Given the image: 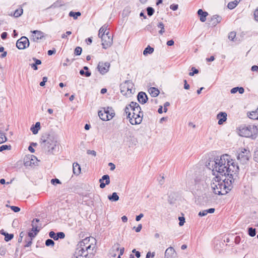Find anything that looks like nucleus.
<instances>
[{
    "label": "nucleus",
    "mask_w": 258,
    "mask_h": 258,
    "mask_svg": "<svg viewBox=\"0 0 258 258\" xmlns=\"http://www.w3.org/2000/svg\"><path fill=\"white\" fill-rule=\"evenodd\" d=\"M206 167L213 172V175H222L228 177L231 183L234 177H237L239 166L236 164L228 154H223L220 157L209 158L206 164Z\"/></svg>",
    "instance_id": "1"
},
{
    "label": "nucleus",
    "mask_w": 258,
    "mask_h": 258,
    "mask_svg": "<svg viewBox=\"0 0 258 258\" xmlns=\"http://www.w3.org/2000/svg\"><path fill=\"white\" fill-rule=\"evenodd\" d=\"M41 146L48 154H54L58 146L54 137L47 133L43 134L40 138Z\"/></svg>",
    "instance_id": "2"
},
{
    "label": "nucleus",
    "mask_w": 258,
    "mask_h": 258,
    "mask_svg": "<svg viewBox=\"0 0 258 258\" xmlns=\"http://www.w3.org/2000/svg\"><path fill=\"white\" fill-rule=\"evenodd\" d=\"M226 178L222 179V181H218L217 184L213 183L212 187L213 192L218 195H224L231 190V186L227 185L225 182Z\"/></svg>",
    "instance_id": "3"
},
{
    "label": "nucleus",
    "mask_w": 258,
    "mask_h": 258,
    "mask_svg": "<svg viewBox=\"0 0 258 258\" xmlns=\"http://www.w3.org/2000/svg\"><path fill=\"white\" fill-rule=\"evenodd\" d=\"M258 133V128L256 126L248 125L240 130V135L241 136L255 139Z\"/></svg>",
    "instance_id": "4"
},
{
    "label": "nucleus",
    "mask_w": 258,
    "mask_h": 258,
    "mask_svg": "<svg viewBox=\"0 0 258 258\" xmlns=\"http://www.w3.org/2000/svg\"><path fill=\"white\" fill-rule=\"evenodd\" d=\"M133 114L129 119L130 123L133 125L140 124L143 120V112L141 108H137L135 110H132Z\"/></svg>",
    "instance_id": "5"
},
{
    "label": "nucleus",
    "mask_w": 258,
    "mask_h": 258,
    "mask_svg": "<svg viewBox=\"0 0 258 258\" xmlns=\"http://www.w3.org/2000/svg\"><path fill=\"white\" fill-rule=\"evenodd\" d=\"M251 154L250 151L245 148L239 149L237 158L242 164H244L249 160Z\"/></svg>",
    "instance_id": "6"
},
{
    "label": "nucleus",
    "mask_w": 258,
    "mask_h": 258,
    "mask_svg": "<svg viewBox=\"0 0 258 258\" xmlns=\"http://www.w3.org/2000/svg\"><path fill=\"white\" fill-rule=\"evenodd\" d=\"M107 33L108 34L106 35L102 34L101 36L102 47L105 49L110 47L113 42V36L112 34L109 31H107Z\"/></svg>",
    "instance_id": "7"
},
{
    "label": "nucleus",
    "mask_w": 258,
    "mask_h": 258,
    "mask_svg": "<svg viewBox=\"0 0 258 258\" xmlns=\"http://www.w3.org/2000/svg\"><path fill=\"white\" fill-rule=\"evenodd\" d=\"M29 40L26 36H22L16 42V47L19 49H24L29 47Z\"/></svg>",
    "instance_id": "8"
},
{
    "label": "nucleus",
    "mask_w": 258,
    "mask_h": 258,
    "mask_svg": "<svg viewBox=\"0 0 258 258\" xmlns=\"http://www.w3.org/2000/svg\"><path fill=\"white\" fill-rule=\"evenodd\" d=\"M36 161H37V159L35 156L27 155L24 158V164L26 167L31 166L32 165H35Z\"/></svg>",
    "instance_id": "9"
},
{
    "label": "nucleus",
    "mask_w": 258,
    "mask_h": 258,
    "mask_svg": "<svg viewBox=\"0 0 258 258\" xmlns=\"http://www.w3.org/2000/svg\"><path fill=\"white\" fill-rule=\"evenodd\" d=\"M109 68L110 63L108 62H99L97 66L98 71L102 75H104L107 73Z\"/></svg>",
    "instance_id": "10"
},
{
    "label": "nucleus",
    "mask_w": 258,
    "mask_h": 258,
    "mask_svg": "<svg viewBox=\"0 0 258 258\" xmlns=\"http://www.w3.org/2000/svg\"><path fill=\"white\" fill-rule=\"evenodd\" d=\"M49 236L54 240H58L59 239H63L65 234L63 232L55 233L53 231H51L49 232Z\"/></svg>",
    "instance_id": "11"
},
{
    "label": "nucleus",
    "mask_w": 258,
    "mask_h": 258,
    "mask_svg": "<svg viewBox=\"0 0 258 258\" xmlns=\"http://www.w3.org/2000/svg\"><path fill=\"white\" fill-rule=\"evenodd\" d=\"M31 32L33 33L31 40L34 42H38L39 40L42 39L44 37L43 33L40 31L34 30Z\"/></svg>",
    "instance_id": "12"
},
{
    "label": "nucleus",
    "mask_w": 258,
    "mask_h": 258,
    "mask_svg": "<svg viewBox=\"0 0 258 258\" xmlns=\"http://www.w3.org/2000/svg\"><path fill=\"white\" fill-rule=\"evenodd\" d=\"M227 114L225 112H220L217 115V118L218 119V123L219 125L222 124L227 120Z\"/></svg>",
    "instance_id": "13"
},
{
    "label": "nucleus",
    "mask_w": 258,
    "mask_h": 258,
    "mask_svg": "<svg viewBox=\"0 0 258 258\" xmlns=\"http://www.w3.org/2000/svg\"><path fill=\"white\" fill-rule=\"evenodd\" d=\"M138 101L141 104H145L148 100L147 94L144 92H140L137 96Z\"/></svg>",
    "instance_id": "14"
},
{
    "label": "nucleus",
    "mask_w": 258,
    "mask_h": 258,
    "mask_svg": "<svg viewBox=\"0 0 258 258\" xmlns=\"http://www.w3.org/2000/svg\"><path fill=\"white\" fill-rule=\"evenodd\" d=\"M197 14L200 17V20L202 22H204L206 20V17L208 15V12L204 11L202 9H199Z\"/></svg>",
    "instance_id": "15"
},
{
    "label": "nucleus",
    "mask_w": 258,
    "mask_h": 258,
    "mask_svg": "<svg viewBox=\"0 0 258 258\" xmlns=\"http://www.w3.org/2000/svg\"><path fill=\"white\" fill-rule=\"evenodd\" d=\"M103 111L105 112L106 114L109 116V118L111 119L115 115V112L114 110L111 107H104L103 108Z\"/></svg>",
    "instance_id": "16"
},
{
    "label": "nucleus",
    "mask_w": 258,
    "mask_h": 258,
    "mask_svg": "<svg viewBox=\"0 0 258 258\" xmlns=\"http://www.w3.org/2000/svg\"><path fill=\"white\" fill-rule=\"evenodd\" d=\"M222 20V17L219 15H214L211 18V24L213 26H216L218 23H219Z\"/></svg>",
    "instance_id": "17"
},
{
    "label": "nucleus",
    "mask_w": 258,
    "mask_h": 258,
    "mask_svg": "<svg viewBox=\"0 0 258 258\" xmlns=\"http://www.w3.org/2000/svg\"><path fill=\"white\" fill-rule=\"evenodd\" d=\"M0 234L5 236L4 239L6 242L11 240L14 238L13 234H9L6 232L4 229L0 230Z\"/></svg>",
    "instance_id": "18"
},
{
    "label": "nucleus",
    "mask_w": 258,
    "mask_h": 258,
    "mask_svg": "<svg viewBox=\"0 0 258 258\" xmlns=\"http://www.w3.org/2000/svg\"><path fill=\"white\" fill-rule=\"evenodd\" d=\"M175 252V251L174 249L172 247L170 246L165 250V256L167 257V258H170L173 256Z\"/></svg>",
    "instance_id": "19"
},
{
    "label": "nucleus",
    "mask_w": 258,
    "mask_h": 258,
    "mask_svg": "<svg viewBox=\"0 0 258 258\" xmlns=\"http://www.w3.org/2000/svg\"><path fill=\"white\" fill-rule=\"evenodd\" d=\"M81 168L78 163H74L73 165V173L75 175H78L81 173Z\"/></svg>",
    "instance_id": "20"
},
{
    "label": "nucleus",
    "mask_w": 258,
    "mask_h": 258,
    "mask_svg": "<svg viewBox=\"0 0 258 258\" xmlns=\"http://www.w3.org/2000/svg\"><path fill=\"white\" fill-rule=\"evenodd\" d=\"M39 219L37 218L34 219L31 223V226L32 227V231H36V232H39V229H38L39 227L37 225V223L39 222Z\"/></svg>",
    "instance_id": "21"
},
{
    "label": "nucleus",
    "mask_w": 258,
    "mask_h": 258,
    "mask_svg": "<svg viewBox=\"0 0 258 258\" xmlns=\"http://www.w3.org/2000/svg\"><path fill=\"white\" fill-rule=\"evenodd\" d=\"M99 118L103 121L110 120V119L108 117L109 116L105 114L103 110H99L98 113Z\"/></svg>",
    "instance_id": "22"
},
{
    "label": "nucleus",
    "mask_w": 258,
    "mask_h": 258,
    "mask_svg": "<svg viewBox=\"0 0 258 258\" xmlns=\"http://www.w3.org/2000/svg\"><path fill=\"white\" fill-rule=\"evenodd\" d=\"M40 129V123L37 122L35 125H33L31 127V131L33 134L36 135L38 133V131Z\"/></svg>",
    "instance_id": "23"
},
{
    "label": "nucleus",
    "mask_w": 258,
    "mask_h": 258,
    "mask_svg": "<svg viewBox=\"0 0 258 258\" xmlns=\"http://www.w3.org/2000/svg\"><path fill=\"white\" fill-rule=\"evenodd\" d=\"M149 92L154 97H157L159 94V90L155 87H151L149 89Z\"/></svg>",
    "instance_id": "24"
},
{
    "label": "nucleus",
    "mask_w": 258,
    "mask_h": 258,
    "mask_svg": "<svg viewBox=\"0 0 258 258\" xmlns=\"http://www.w3.org/2000/svg\"><path fill=\"white\" fill-rule=\"evenodd\" d=\"M108 200L111 202H116L118 201L119 198L117 194L115 192H113L111 195H109L107 197Z\"/></svg>",
    "instance_id": "25"
},
{
    "label": "nucleus",
    "mask_w": 258,
    "mask_h": 258,
    "mask_svg": "<svg viewBox=\"0 0 258 258\" xmlns=\"http://www.w3.org/2000/svg\"><path fill=\"white\" fill-rule=\"evenodd\" d=\"M248 116L249 118L254 119V120H258V111L257 110L256 111H252L251 112L248 113Z\"/></svg>",
    "instance_id": "26"
},
{
    "label": "nucleus",
    "mask_w": 258,
    "mask_h": 258,
    "mask_svg": "<svg viewBox=\"0 0 258 258\" xmlns=\"http://www.w3.org/2000/svg\"><path fill=\"white\" fill-rule=\"evenodd\" d=\"M107 26H106L105 25H103L99 30V34H98V35H99V37H101V36L102 34H104V35H106L107 34H108L107 33V31H109L108 30H107Z\"/></svg>",
    "instance_id": "27"
},
{
    "label": "nucleus",
    "mask_w": 258,
    "mask_h": 258,
    "mask_svg": "<svg viewBox=\"0 0 258 258\" xmlns=\"http://www.w3.org/2000/svg\"><path fill=\"white\" fill-rule=\"evenodd\" d=\"M154 49L153 47H151L150 45H148L143 51V54L144 55H147V54H152L154 52Z\"/></svg>",
    "instance_id": "28"
},
{
    "label": "nucleus",
    "mask_w": 258,
    "mask_h": 258,
    "mask_svg": "<svg viewBox=\"0 0 258 258\" xmlns=\"http://www.w3.org/2000/svg\"><path fill=\"white\" fill-rule=\"evenodd\" d=\"M69 16L73 17L74 19L77 20L78 17L81 16V13L80 12L71 11L69 14Z\"/></svg>",
    "instance_id": "29"
},
{
    "label": "nucleus",
    "mask_w": 258,
    "mask_h": 258,
    "mask_svg": "<svg viewBox=\"0 0 258 258\" xmlns=\"http://www.w3.org/2000/svg\"><path fill=\"white\" fill-rule=\"evenodd\" d=\"M238 3L239 2L236 0L233 2H230L228 4L227 7L229 9L232 10L237 6Z\"/></svg>",
    "instance_id": "30"
},
{
    "label": "nucleus",
    "mask_w": 258,
    "mask_h": 258,
    "mask_svg": "<svg viewBox=\"0 0 258 258\" xmlns=\"http://www.w3.org/2000/svg\"><path fill=\"white\" fill-rule=\"evenodd\" d=\"M23 10L22 8L19 9H17L15 11L13 14V16L15 18L19 17L23 14Z\"/></svg>",
    "instance_id": "31"
},
{
    "label": "nucleus",
    "mask_w": 258,
    "mask_h": 258,
    "mask_svg": "<svg viewBox=\"0 0 258 258\" xmlns=\"http://www.w3.org/2000/svg\"><path fill=\"white\" fill-rule=\"evenodd\" d=\"M130 107L131 109V110H135L137 108H141L139 104L135 102H131L130 104H129Z\"/></svg>",
    "instance_id": "32"
},
{
    "label": "nucleus",
    "mask_w": 258,
    "mask_h": 258,
    "mask_svg": "<svg viewBox=\"0 0 258 258\" xmlns=\"http://www.w3.org/2000/svg\"><path fill=\"white\" fill-rule=\"evenodd\" d=\"M157 27L158 28L160 29V31H159V34L162 35L165 32L164 24L161 22H159L157 24Z\"/></svg>",
    "instance_id": "33"
},
{
    "label": "nucleus",
    "mask_w": 258,
    "mask_h": 258,
    "mask_svg": "<svg viewBox=\"0 0 258 258\" xmlns=\"http://www.w3.org/2000/svg\"><path fill=\"white\" fill-rule=\"evenodd\" d=\"M131 110V109L130 107L129 104L127 105L124 108V112L126 115L127 118H128L129 119L131 115V113L130 112Z\"/></svg>",
    "instance_id": "34"
},
{
    "label": "nucleus",
    "mask_w": 258,
    "mask_h": 258,
    "mask_svg": "<svg viewBox=\"0 0 258 258\" xmlns=\"http://www.w3.org/2000/svg\"><path fill=\"white\" fill-rule=\"evenodd\" d=\"M248 233L251 237L254 236L256 234L255 229L253 228L252 227H249L248 228Z\"/></svg>",
    "instance_id": "35"
},
{
    "label": "nucleus",
    "mask_w": 258,
    "mask_h": 258,
    "mask_svg": "<svg viewBox=\"0 0 258 258\" xmlns=\"http://www.w3.org/2000/svg\"><path fill=\"white\" fill-rule=\"evenodd\" d=\"M32 238H29L28 237H26L25 239V242L26 244L24 245L25 247H30L32 243Z\"/></svg>",
    "instance_id": "36"
},
{
    "label": "nucleus",
    "mask_w": 258,
    "mask_h": 258,
    "mask_svg": "<svg viewBox=\"0 0 258 258\" xmlns=\"http://www.w3.org/2000/svg\"><path fill=\"white\" fill-rule=\"evenodd\" d=\"M39 232L32 231V230L28 233V236L29 238H32V240L36 236Z\"/></svg>",
    "instance_id": "37"
},
{
    "label": "nucleus",
    "mask_w": 258,
    "mask_h": 258,
    "mask_svg": "<svg viewBox=\"0 0 258 258\" xmlns=\"http://www.w3.org/2000/svg\"><path fill=\"white\" fill-rule=\"evenodd\" d=\"M45 244L46 246H53L55 244L54 242L51 239H47L45 242Z\"/></svg>",
    "instance_id": "38"
},
{
    "label": "nucleus",
    "mask_w": 258,
    "mask_h": 258,
    "mask_svg": "<svg viewBox=\"0 0 258 258\" xmlns=\"http://www.w3.org/2000/svg\"><path fill=\"white\" fill-rule=\"evenodd\" d=\"M79 73L81 76H84L86 77H89L91 75V72L90 71L85 72L84 70H81Z\"/></svg>",
    "instance_id": "39"
},
{
    "label": "nucleus",
    "mask_w": 258,
    "mask_h": 258,
    "mask_svg": "<svg viewBox=\"0 0 258 258\" xmlns=\"http://www.w3.org/2000/svg\"><path fill=\"white\" fill-rule=\"evenodd\" d=\"M146 10H147V14L149 17L152 16L155 12L154 9L152 7H147L146 9Z\"/></svg>",
    "instance_id": "40"
},
{
    "label": "nucleus",
    "mask_w": 258,
    "mask_h": 258,
    "mask_svg": "<svg viewBox=\"0 0 258 258\" xmlns=\"http://www.w3.org/2000/svg\"><path fill=\"white\" fill-rule=\"evenodd\" d=\"M82 51V48L80 46H77L75 49L74 53L76 55H81Z\"/></svg>",
    "instance_id": "41"
},
{
    "label": "nucleus",
    "mask_w": 258,
    "mask_h": 258,
    "mask_svg": "<svg viewBox=\"0 0 258 258\" xmlns=\"http://www.w3.org/2000/svg\"><path fill=\"white\" fill-rule=\"evenodd\" d=\"M115 245L117 246L116 250L118 251L119 250V254L118 255H119V256L122 255L124 253V247H122L119 249V244L118 243H117L116 244H115Z\"/></svg>",
    "instance_id": "42"
},
{
    "label": "nucleus",
    "mask_w": 258,
    "mask_h": 258,
    "mask_svg": "<svg viewBox=\"0 0 258 258\" xmlns=\"http://www.w3.org/2000/svg\"><path fill=\"white\" fill-rule=\"evenodd\" d=\"M7 207H9V206L7 205ZM9 207L13 211H14L15 213L19 212L21 210L20 208L17 206H10Z\"/></svg>",
    "instance_id": "43"
},
{
    "label": "nucleus",
    "mask_w": 258,
    "mask_h": 258,
    "mask_svg": "<svg viewBox=\"0 0 258 258\" xmlns=\"http://www.w3.org/2000/svg\"><path fill=\"white\" fill-rule=\"evenodd\" d=\"M235 37H236V33L234 31H232V32H230L228 35V38L233 41H234V39L235 38Z\"/></svg>",
    "instance_id": "44"
},
{
    "label": "nucleus",
    "mask_w": 258,
    "mask_h": 258,
    "mask_svg": "<svg viewBox=\"0 0 258 258\" xmlns=\"http://www.w3.org/2000/svg\"><path fill=\"white\" fill-rule=\"evenodd\" d=\"M102 179H104L105 180V184L106 185H108L110 183V177L107 174L104 175L102 176Z\"/></svg>",
    "instance_id": "45"
},
{
    "label": "nucleus",
    "mask_w": 258,
    "mask_h": 258,
    "mask_svg": "<svg viewBox=\"0 0 258 258\" xmlns=\"http://www.w3.org/2000/svg\"><path fill=\"white\" fill-rule=\"evenodd\" d=\"M253 159L255 162H258V147H257L254 150Z\"/></svg>",
    "instance_id": "46"
},
{
    "label": "nucleus",
    "mask_w": 258,
    "mask_h": 258,
    "mask_svg": "<svg viewBox=\"0 0 258 258\" xmlns=\"http://www.w3.org/2000/svg\"><path fill=\"white\" fill-rule=\"evenodd\" d=\"M191 71L192 72L189 73V75L190 76H193L195 74L199 73V70L195 68V67L191 68Z\"/></svg>",
    "instance_id": "47"
},
{
    "label": "nucleus",
    "mask_w": 258,
    "mask_h": 258,
    "mask_svg": "<svg viewBox=\"0 0 258 258\" xmlns=\"http://www.w3.org/2000/svg\"><path fill=\"white\" fill-rule=\"evenodd\" d=\"M11 149V146L7 145H3L0 147V152H2L4 150H10Z\"/></svg>",
    "instance_id": "48"
},
{
    "label": "nucleus",
    "mask_w": 258,
    "mask_h": 258,
    "mask_svg": "<svg viewBox=\"0 0 258 258\" xmlns=\"http://www.w3.org/2000/svg\"><path fill=\"white\" fill-rule=\"evenodd\" d=\"M6 252L7 249L4 246H1L0 247V255L2 256H4L6 254Z\"/></svg>",
    "instance_id": "49"
},
{
    "label": "nucleus",
    "mask_w": 258,
    "mask_h": 258,
    "mask_svg": "<svg viewBox=\"0 0 258 258\" xmlns=\"http://www.w3.org/2000/svg\"><path fill=\"white\" fill-rule=\"evenodd\" d=\"M178 220L179 221V225L180 226H182L184 225V223H185V218L184 217H179Z\"/></svg>",
    "instance_id": "50"
},
{
    "label": "nucleus",
    "mask_w": 258,
    "mask_h": 258,
    "mask_svg": "<svg viewBox=\"0 0 258 258\" xmlns=\"http://www.w3.org/2000/svg\"><path fill=\"white\" fill-rule=\"evenodd\" d=\"M0 144L6 141L7 138L3 133H0Z\"/></svg>",
    "instance_id": "51"
},
{
    "label": "nucleus",
    "mask_w": 258,
    "mask_h": 258,
    "mask_svg": "<svg viewBox=\"0 0 258 258\" xmlns=\"http://www.w3.org/2000/svg\"><path fill=\"white\" fill-rule=\"evenodd\" d=\"M51 183L53 185H55L56 184H61L60 181L57 178H53L51 180Z\"/></svg>",
    "instance_id": "52"
},
{
    "label": "nucleus",
    "mask_w": 258,
    "mask_h": 258,
    "mask_svg": "<svg viewBox=\"0 0 258 258\" xmlns=\"http://www.w3.org/2000/svg\"><path fill=\"white\" fill-rule=\"evenodd\" d=\"M24 236V231H22L20 233L19 237L18 238V243H20L22 242V239H23V237Z\"/></svg>",
    "instance_id": "53"
},
{
    "label": "nucleus",
    "mask_w": 258,
    "mask_h": 258,
    "mask_svg": "<svg viewBox=\"0 0 258 258\" xmlns=\"http://www.w3.org/2000/svg\"><path fill=\"white\" fill-rule=\"evenodd\" d=\"M178 5L177 4H172L170 6V8L173 11H176L178 9Z\"/></svg>",
    "instance_id": "54"
},
{
    "label": "nucleus",
    "mask_w": 258,
    "mask_h": 258,
    "mask_svg": "<svg viewBox=\"0 0 258 258\" xmlns=\"http://www.w3.org/2000/svg\"><path fill=\"white\" fill-rule=\"evenodd\" d=\"M254 20L258 22V7L255 9L254 12Z\"/></svg>",
    "instance_id": "55"
},
{
    "label": "nucleus",
    "mask_w": 258,
    "mask_h": 258,
    "mask_svg": "<svg viewBox=\"0 0 258 258\" xmlns=\"http://www.w3.org/2000/svg\"><path fill=\"white\" fill-rule=\"evenodd\" d=\"M32 59L34 61V63L36 64V65H40L41 64V60L36 58V57H33Z\"/></svg>",
    "instance_id": "56"
},
{
    "label": "nucleus",
    "mask_w": 258,
    "mask_h": 258,
    "mask_svg": "<svg viewBox=\"0 0 258 258\" xmlns=\"http://www.w3.org/2000/svg\"><path fill=\"white\" fill-rule=\"evenodd\" d=\"M85 241H88L87 238H85L83 240H82V241H81L80 242H79V245L81 247V249L83 247V246H85Z\"/></svg>",
    "instance_id": "57"
},
{
    "label": "nucleus",
    "mask_w": 258,
    "mask_h": 258,
    "mask_svg": "<svg viewBox=\"0 0 258 258\" xmlns=\"http://www.w3.org/2000/svg\"><path fill=\"white\" fill-rule=\"evenodd\" d=\"M207 215V214L206 213V210H203V211H201L199 212V213L198 214V215L200 217H203V216H206Z\"/></svg>",
    "instance_id": "58"
},
{
    "label": "nucleus",
    "mask_w": 258,
    "mask_h": 258,
    "mask_svg": "<svg viewBox=\"0 0 258 258\" xmlns=\"http://www.w3.org/2000/svg\"><path fill=\"white\" fill-rule=\"evenodd\" d=\"M87 153L88 154L92 155L94 156H96V152L94 150H88L87 151Z\"/></svg>",
    "instance_id": "59"
},
{
    "label": "nucleus",
    "mask_w": 258,
    "mask_h": 258,
    "mask_svg": "<svg viewBox=\"0 0 258 258\" xmlns=\"http://www.w3.org/2000/svg\"><path fill=\"white\" fill-rule=\"evenodd\" d=\"M142 225L141 224H139L138 227H134V228L135 229V231H136V232H140V231L142 229Z\"/></svg>",
    "instance_id": "60"
},
{
    "label": "nucleus",
    "mask_w": 258,
    "mask_h": 258,
    "mask_svg": "<svg viewBox=\"0 0 258 258\" xmlns=\"http://www.w3.org/2000/svg\"><path fill=\"white\" fill-rule=\"evenodd\" d=\"M56 52V50L55 48H53L52 49L49 50L47 51V54L48 55H51L53 54H54Z\"/></svg>",
    "instance_id": "61"
},
{
    "label": "nucleus",
    "mask_w": 258,
    "mask_h": 258,
    "mask_svg": "<svg viewBox=\"0 0 258 258\" xmlns=\"http://www.w3.org/2000/svg\"><path fill=\"white\" fill-rule=\"evenodd\" d=\"M170 105V103L169 102H166L164 104V112H166L167 111V106H169Z\"/></svg>",
    "instance_id": "62"
},
{
    "label": "nucleus",
    "mask_w": 258,
    "mask_h": 258,
    "mask_svg": "<svg viewBox=\"0 0 258 258\" xmlns=\"http://www.w3.org/2000/svg\"><path fill=\"white\" fill-rule=\"evenodd\" d=\"M238 90H239V89H238V87H234L231 89L230 92L231 94H235L238 92Z\"/></svg>",
    "instance_id": "63"
},
{
    "label": "nucleus",
    "mask_w": 258,
    "mask_h": 258,
    "mask_svg": "<svg viewBox=\"0 0 258 258\" xmlns=\"http://www.w3.org/2000/svg\"><path fill=\"white\" fill-rule=\"evenodd\" d=\"M8 33L6 32H4L1 34V38L2 39L5 40L7 38Z\"/></svg>",
    "instance_id": "64"
}]
</instances>
